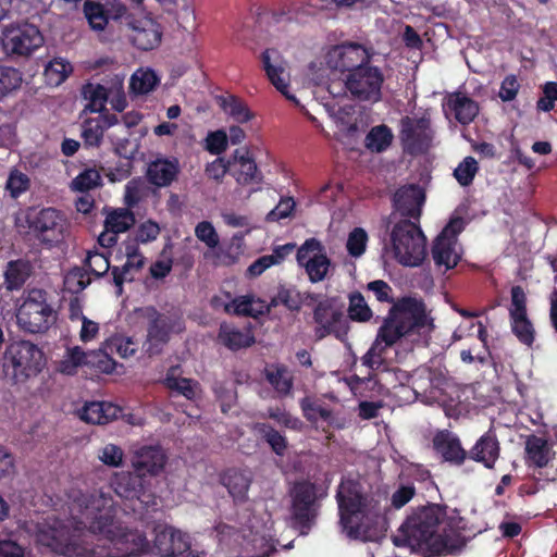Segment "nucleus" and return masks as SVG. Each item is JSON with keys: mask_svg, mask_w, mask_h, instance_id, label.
<instances>
[{"mask_svg": "<svg viewBox=\"0 0 557 557\" xmlns=\"http://www.w3.org/2000/svg\"><path fill=\"white\" fill-rule=\"evenodd\" d=\"M66 495L76 524L97 535L95 543L78 548V557H140L150 553L144 532L117 525L119 506L111 493L71 488Z\"/></svg>", "mask_w": 557, "mask_h": 557, "instance_id": "1", "label": "nucleus"}, {"mask_svg": "<svg viewBox=\"0 0 557 557\" xmlns=\"http://www.w3.org/2000/svg\"><path fill=\"white\" fill-rule=\"evenodd\" d=\"M445 510L436 504L413 509L393 536L394 545L423 557L459 550L463 545L461 535L445 522Z\"/></svg>", "mask_w": 557, "mask_h": 557, "instance_id": "2", "label": "nucleus"}, {"mask_svg": "<svg viewBox=\"0 0 557 557\" xmlns=\"http://www.w3.org/2000/svg\"><path fill=\"white\" fill-rule=\"evenodd\" d=\"M335 499L338 524L349 540L375 542L386 531V506L380 496L367 492L359 481L343 478Z\"/></svg>", "mask_w": 557, "mask_h": 557, "instance_id": "3", "label": "nucleus"}, {"mask_svg": "<svg viewBox=\"0 0 557 557\" xmlns=\"http://www.w3.org/2000/svg\"><path fill=\"white\" fill-rule=\"evenodd\" d=\"M433 329V319L423 301L405 297L392 306L376 336L385 346H392L404 336L430 333Z\"/></svg>", "mask_w": 557, "mask_h": 557, "instance_id": "4", "label": "nucleus"}, {"mask_svg": "<svg viewBox=\"0 0 557 557\" xmlns=\"http://www.w3.org/2000/svg\"><path fill=\"white\" fill-rule=\"evenodd\" d=\"M394 215L395 213H392L387 218L389 238L384 249L391 248L395 260L405 267L421 265L426 257V237L419 221L400 219L393 222Z\"/></svg>", "mask_w": 557, "mask_h": 557, "instance_id": "5", "label": "nucleus"}, {"mask_svg": "<svg viewBox=\"0 0 557 557\" xmlns=\"http://www.w3.org/2000/svg\"><path fill=\"white\" fill-rule=\"evenodd\" d=\"M327 488L308 479L295 481L289 488L290 518L300 534H308L315 525Z\"/></svg>", "mask_w": 557, "mask_h": 557, "instance_id": "6", "label": "nucleus"}, {"mask_svg": "<svg viewBox=\"0 0 557 557\" xmlns=\"http://www.w3.org/2000/svg\"><path fill=\"white\" fill-rule=\"evenodd\" d=\"M23 302L16 310L17 325L32 334L46 333L58 319L50 294L42 288H28L23 293Z\"/></svg>", "mask_w": 557, "mask_h": 557, "instance_id": "7", "label": "nucleus"}, {"mask_svg": "<svg viewBox=\"0 0 557 557\" xmlns=\"http://www.w3.org/2000/svg\"><path fill=\"white\" fill-rule=\"evenodd\" d=\"M45 367L41 349L29 341L11 343L3 355V368L8 375L17 382L36 376Z\"/></svg>", "mask_w": 557, "mask_h": 557, "instance_id": "8", "label": "nucleus"}, {"mask_svg": "<svg viewBox=\"0 0 557 557\" xmlns=\"http://www.w3.org/2000/svg\"><path fill=\"white\" fill-rule=\"evenodd\" d=\"M364 64L346 75L342 81L341 90H344L351 100L373 104L382 100L385 76L383 70L372 64V61Z\"/></svg>", "mask_w": 557, "mask_h": 557, "instance_id": "9", "label": "nucleus"}, {"mask_svg": "<svg viewBox=\"0 0 557 557\" xmlns=\"http://www.w3.org/2000/svg\"><path fill=\"white\" fill-rule=\"evenodd\" d=\"M1 45L8 55L29 57L44 45V36L34 24L12 23L3 27Z\"/></svg>", "mask_w": 557, "mask_h": 557, "instance_id": "10", "label": "nucleus"}, {"mask_svg": "<svg viewBox=\"0 0 557 557\" xmlns=\"http://www.w3.org/2000/svg\"><path fill=\"white\" fill-rule=\"evenodd\" d=\"M26 223L35 237L44 244H58L64 238L67 222L64 214L55 208L30 209Z\"/></svg>", "mask_w": 557, "mask_h": 557, "instance_id": "11", "label": "nucleus"}, {"mask_svg": "<svg viewBox=\"0 0 557 557\" xmlns=\"http://www.w3.org/2000/svg\"><path fill=\"white\" fill-rule=\"evenodd\" d=\"M465 228V220L454 216L435 237L431 248L432 259L437 268L454 269L461 259L458 251V235Z\"/></svg>", "mask_w": 557, "mask_h": 557, "instance_id": "12", "label": "nucleus"}, {"mask_svg": "<svg viewBox=\"0 0 557 557\" xmlns=\"http://www.w3.org/2000/svg\"><path fill=\"white\" fill-rule=\"evenodd\" d=\"M373 51L363 45L352 41H345L333 46L326 53L325 61L327 67L333 74L338 73L339 81L346 78V75L355 72V69L366 65L372 61Z\"/></svg>", "mask_w": 557, "mask_h": 557, "instance_id": "13", "label": "nucleus"}, {"mask_svg": "<svg viewBox=\"0 0 557 557\" xmlns=\"http://www.w3.org/2000/svg\"><path fill=\"white\" fill-rule=\"evenodd\" d=\"M433 137L434 132L429 117L404 116L400 120L399 138L405 152L411 156L428 152L432 146Z\"/></svg>", "mask_w": 557, "mask_h": 557, "instance_id": "14", "label": "nucleus"}, {"mask_svg": "<svg viewBox=\"0 0 557 557\" xmlns=\"http://www.w3.org/2000/svg\"><path fill=\"white\" fill-rule=\"evenodd\" d=\"M315 341H322L333 335L337 339L347 336L349 324L344 312L336 308L330 300H322L317 304L312 313Z\"/></svg>", "mask_w": 557, "mask_h": 557, "instance_id": "15", "label": "nucleus"}, {"mask_svg": "<svg viewBox=\"0 0 557 557\" xmlns=\"http://www.w3.org/2000/svg\"><path fill=\"white\" fill-rule=\"evenodd\" d=\"M148 485V481L137 471H122L114 473L111 478L108 492L110 493V490H113L121 498L137 499L148 508L150 504L156 505L154 496L149 491ZM100 490L104 492L102 487Z\"/></svg>", "mask_w": 557, "mask_h": 557, "instance_id": "16", "label": "nucleus"}, {"mask_svg": "<svg viewBox=\"0 0 557 557\" xmlns=\"http://www.w3.org/2000/svg\"><path fill=\"white\" fill-rule=\"evenodd\" d=\"M297 262L304 267L311 283L322 282L331 268L325 248L317 238H309L297 250Z\"/></svg>", "mask_w": 557, "mask_h": 557, "instance_id": "17", "label": "nucleus"}, {"mask_svg": "<svg viewBox=\"0 0 557 557\" xmlns=\"http://www.w3.org/2000/svg\"><path fill=\"white\" fill-rule=\"evenodd\" d=\"M190 540L187 533L170 527L154 528L153 544L150 545V553L160 557H190Z\"/></svg>", "mask_w": 557, "mask_h": 557, "instance_id": "18", "label": "nucleus"}, {"mask_svg": "<svg viewBox=\"0 0 557 557\" xmlns=\"http://www.w3.org/2000/svg\"><path fill=\"white\" fill-rule=\"evenodd\" d=\"M128 25L131 27L132 44L143 51H149L159 47L163 36L160 23L149 15L133 17Z\"/></svg>", "mask_w": 557, "mask_h": 557, "instance_id": "19", "label": "nucleus"}, {"mask_svg": "<svg viewBox=\"0 0 557 557\" xmlns=\"http://www.w3.org/2000/svg\"><path fill=\"white\" fill-rule=\"evenodd\" d=\"M424 201V190L417 184L399 187L394 193L392 199L395 212H398L403 219H409L414 222L420 221Z\"/></svg>", "mask_w": 557, "mask_h": 557, "instance_id": "20", "label": "nucleus"}, {"mask_svg": "<svg viewBox=\"0 0 557 557\" xmlns=\"http://www.w3.org/2000/svg\"><path fill=\"white\" fill-rule=\"evenodd\" d=\"M432 444L443 461L450 466L460 467L468 458V451L462 447L460 438L449 430L437 431L433 436Z\"/></svg>", "mask_w": 557, "mask_h": 557, "instance_id": "21", "label": "nucleus"}, {"mask_svg": "<svg viewBox=\"0 0 557 557\" xmlns=\"http://www.w3.org/2000/svg\"><path fill=\"white\" fill-rule=\"evenodd\" d=\"M168 461L165 451L160 446H143L134 455L132 466L141 476L159 475Z\"/></svg>", "mask_w": 557, "mask_h": 557, "instance_id": "22", "label": "nucleus"}, {"mask_svg": "<svg viewBox=\"0 0 557 557\" xmlns=\"http://www.w3.org/2000/svg\"><path fill=\"white\" fill-rule=\"evenodd\" d=\"M146 312L149 319L147 327V341L149 346L147 351L150 355H154L161 350V346L170 341L172 324L170 318L160 313L154 307H148Z\"/></svg>", "mask_w": 557, "mask_h": 557, "instance_id": "23", "label": "nucleus"}, {"mask_svg": "<svg viewBox=\"0 0 557 557\" xmlns=\"http://www.w3.org/2000/svg\"><path fill=\"white\" fill-rule=\"evenodd\" d=\"M499 456L500 443L495 430L492 428L481 435L468 451L469 459L482 463L488 470L495 468Z\"/></svg>", "mask_w": 557, "mask_h": 557, "instance_id": "24", "label": "nucleus"}, {"mask_svg": "<svg viewBox=\"0 0 557 557\" xmlns=\"http://www.w3.org/2000/svg\"><path fill=\"white\" fill-rule=\"evenodd\" d=\"M219 481L235 504H244L248 500V491L252 483V474L248 469L227 468L220 473Z\"/></svg>", "mask_w": 557, "mask_h": 557, "instance_id": "25", "label": "nucleus"}, {"mask_svg": "<svg viewBox=\"0 0 557 557\" xmlns=\"http://www.w3.org/2000/svg\"><path fill=\"white\" fill-rule=\"evenodd\" d=\"M84 263L88 269V272H85L84 269L75 268L66 277L67 282L73 278H77V290H83L90 284L89 277L85 280L87 274L90 273L95 277L99 278L104 276L108 271L112 272L113 268L110 265L109 257L98 251H88Z\"/></svg>", "mask_w": 557, "mask_h": 557, "instance_id": "26", "label": "nucleus"}, {"mask_svg": "<svg viewBox=\"0 0 557 557\" xmlns=\"http://www.w3.org/2000/svg\"><path fill=\"white\" fill-rule=\"evenodd\" d=\"M181 172L176 158H157L148 163L146 177L148 182L158 187H169L177 180Z\"/></svg>", "mask_w": 557, "mask_h": 557, "instance_id": "27", "label": "nucleus"}, {"mask_svg": "<svg viewBox=\"0 0 557 557\" xmlns=\"http://www.w3.org/2000/svg\"><path fill=\"white\" fill-rule=\"evenodd\" d=\"M443 110L446 114H454L460 124L468 125L479 114V104L465 94L453 92L444 102Z\"/></svg>", "mask_w": 557, "mask_h": 557, "instance_id": "28", "label": "nucleus"}, {"mask_svg": "<svg viewBox=\"0 0 557 557\" xmlns=\"http://www.w3.org/2000/svg\"><path fill=\"white\" fill-rule=\"evenodd\" d=\"M34 273V265L28 259L18 258L10 260L3 273V286L8 292H16L23 288Z\"/></svg>", "mask_w": 557, "mask_h": 557, "instance_id": "29", "label": "nucleus"}, {"mask_svg": "<svg viewBox=\"0 0 557 557\" xmlns=\"http://www.w3.org/2000/svg\"><path fill=\"white\" fill-rule=\"evenodd\" d=\"M272 55L280 58V53L275 49H265L261 54L262 67L269 81L286 99L297 103L295 96L288 91L289 84L285 78V69L281 64L272 63Z\"/></svg>", "mask_w": 557, "mask_h": 557, "instance_id": "30", "label": "nucleus"}, {"mask_svg": "<svg viewBox=\"0 0 557 557\" xmlns=\"http://www.w3.org/2000/svg\"><path fill=\"white\" fill-rule=\"evenodd\" d=\"M127 12V8L120 4L115 9L114 14H110V11L100 2L86 0L84 2V14L88 21L89 26L95 30H103L109 23V20L120 18Z\"/></svg>", "mask_w": 557, "mask_h": 557, "instance_id": "31", "label": "nucleus"}, {"mask_svg": "<svg viewBox=\"0 0 557 557\" xmlns=\"http://www.w3.org/2000/svg\"><path fill=\"white\" fill-rule=\"evenodd\" d=\"M122 408L109 401H90L87 403L82 411L81 419L87 423L106 424L117 419Z\"/></svg>", "mask_w": 557, "mask_h": 557, "instance_id": "32", "label": "nucleus"}, {"mask_svg": "<svg viewBox=\"0 0 557 557\" xmlns=\"http://www.w3.org/2000/svg\"><path fill=\"white\" fill-rule=\"evenodd\" d=\"M235 168L232 175L239 185L259 184L262 182L263 175L258 170L253 159L248 157V152L240 153L239 149L234 152Z\"/></svg>", "mask_w": 557, "mask_h": 557, "instance_id": "33", "label": "nucleus"}, {"mask_svg": "<svg viewBox=\"0 0 557 557\" xmlns=\"http://www.w3.org/2000/svg\"><path fill=\"white\" fill-rule=\"evenodd\" d=\"M218 339L232 351L248 348L256 342L250 329L239 330L226 323L220 325Z\"/></svg>", "mask_w": 557, "mask_h": 557, "instance_id": "34", "label": "nucleus"}, {"mask_svg": "<svg viewBox=\"0 0 557 557\" xmlns=\"http://www.w3.org/2000/svg\"><path fill=\"white\" fill-rule=\"evenodd\" d=\"M525 455L530 467L544 468L552 459V449L545 438L532 434L525 441Z\"/></svg>", "mask_w": 557, "mask_h": 557, "instance_id": "35", "label": "nucleus"}, {"mask_svg": "<svg viewBox=\"0 0 557 557\" xmlns=\"http://www.w3.org/2000/svg\"><path fill=\"white\" fill-rule=\"evenodd\" d=\"M265 379L281 397L292 394L294 376L284 364H274L265 370Z\"/></svg>", "mask_w": 557, "mask_h": 557, "instance_id": "36", "label": "nucleus"}, {"mask_svg": "<svg viewBox=\"0 0 557 557\" xmlns=\"http://www.w3.org/2000/svg\"><path fill=\"white\" fill-rule=\"evenodd\" d=\"M36 542L38 545L45 546L54 553H64L66 547L63 530L47 524L38 527Z\"/></svg>", "mask_w": 557, "mask_h": 557, "instance_id": "37", "label": "nucleus"}, {"mask_svg": "<svg viewBox=\"0 0 557 557\" xmlns=\"http://www.w3.org/2000/svg\"><path fill=\"white\" fill-rule=\"evenodd\" d=\"M82 96L88 101L85 111L98 113L106 110L109 90L101 84L86 83L82 87Z\"/></svg>", "mask_w": 557, "mask_h": 557, "instance_id": "38", "label": "nucleus"}, {"mask_svg": "<svg viewBox=\"0 0 557 557\" xmlns=\"http://www.w3.org/2000/svg\"><path fill=\"white\" fill-rule=\"evenodd\" d=\"M145 257L139 258H126V262L120 267L112 268V283L116 288V295L123 294V285L126 281L132 282L134 276L133 271H139L145 265Z\"/></svg>", "mask_w": 557, "mask_h": 557, "instance_id": "39", "label": "nucleus"}, {"mask_svg": "<svg viewBox=\"0 0 557 557\" xmlns=\"http://www.w3.org/2000/svg\"><path fill=\"white\" fill-rule=\"evenodd\" d=\"M394 135L392 129L385 125H376L370 129L364 139V146L371 152H383L389 148Z\"/></svg>", "mask_w": 557, "mask_h": 557, "instance_id": "40", "label": "nucleus"}, {"mask_svg": "<svg viewBox=\"0 0 557 557\" xmlns=\"http://www.w3.org/2000/svg\"><path fill=\"white\" fill-rule=\"evenodd\" d=\"M164 385L171 391V394L182 395L187 400H195L199 383L195 380L176 376L171 371L164 379Z\"/></svg>", "mask_w": 557, "mask_h": 557, "instance_id": "41", "label": "nucleus"}, {"mask_svg": "<svg viewBox=\"0 0 557 557\" xmlns=\"http://www.w3.org/2000/svg\"><path fill=\"white\" fill-rule=\"evenodd\" d=\"M253 429L277 456L285 455L288 442L282 433L263 422L256 423Z\"/></svg>", "mask_w": 557, "mask_h": 557, "instance_id": "42", "label": "nucleus"}, {"mask_svg": "<svg viewBox=\"0 0 557 557\" xmlns=\"http://www.w3.org/2000/svg\"><path fill=\"white\" fill-rule=\"evenodd\" d=\"M304 304L305 297L302 293L297 290L295 287H287L285 285H280L277 287V293L272 297L270 302L273 307L282 305L292 312L300 311Z\"/></svg>", "mask_w": 557, "mask_h": 557, "instance_id": "43", "label": "nucleus"}, {"mask_svg": "<svg viewBox=\"0 0 557 557\" xmlns=\"http://www.w3.org/2000/svg\"><path fill=\"white\" fill-rule=\"evenodd\" d=\"M348 318L354 322H368L371 320L373 312L368 306L363 295L360 292H352L348 296Z\"/></svg>", "mask_w": 557, "mask_h": 557, "instance_id": "44", "label": "nucleus"}, {"mask_svg": "<svg viewBox=\"0 0 557 557\" xmlns=\"http://www.w3.org/2000/svg\"><path fill=\"white\" fill-rule=\"evenodd\" d=\"M135 215L129 209L114 210L108 214L104 227L114 233H123L135 224Z\"/></svg>", "mask_w": 557, "mask_h": 557, "instance_id": "45", "label": "nucleus"}, {"mask_svg": "<svg viewBox=\"0 0 557 557\" xmlns=\"http://www.w3.org/2000/svg\"><path fill=\"white\" fill-rule=\"evenodd\" d=\"M509 319L511 332L518 341L525 346H532L535 339V331L529 317L520 315Z\"/></svg>", "mask_w": 557, "mask_h": 557, "instance_id": "46", "label": "nucleus"}, {"mask_svg": "<svg viewBox=\"0 0 557 557\" xmlns=\"http://www.w3.org/2000/svg\"><path fill=\"white\" fill-rule=\"evenodd\" d=\"M72 71L73 66L69 61L62 58H54L46 66L45 76L49 84L58 86L70 76Z\"/></svg>", "mask_w": 557, "mask_h": 557, "instance_id": "47", "label": "nucleus"}, {"mask_svg": "<svg viewBox=\"0 0 557 557\" xmlns=\"http://www.w3.org/2000/svg\"><path fill=\"white\" fill-rule=\"evenodd\" d=\"M106 125L101 119H87L82 124V138L86 147H99L103 139Z\"/></svg>", "mask_w": 557, "mask_h": 557, "instance_id": "48", "label": "nucleus"}, {"mask_svg": "<svg viewBox=\"0 0 557 557\" xmlns=\"http://www.w3.org/2000/svg\"><path fill=\"white\" fill-rule=\"evenodd\" d=\"M159 83L152 70L137 71L132 75L129 88L133 92L145 95L150 92Z\"/></svg>", "mask_w": 557, "mask_h": 557, "instance_id": "49", "label": "nucleus"}, {"mask_svg": "<svg viewBox=\"0 0 557 557\" xmlns=\"http://www.w3.org/2000/svg\"><path fill=\"white\" fill-rule=\"evenodd\" d=\"M222 109L238 123H246L252 119L249 108L237 97L228 96L222 99Z\"/></svg>", "mask_w": 557, "mask_h": 557, "instance_id": "50", "label": "nucleus"}, {"mask_svg": "<svg viewBox=\"0 0 557 557\" xmlns=\"http://www.w3.org/2000/svg\"><path fill=\"white\" fill-rule=\"evenodd\" d=\"M21 84L22 73L17 69L0 65V100L18 89Z\"/></svg>", "mask_w": 557, "mask_h": 557, "instance_id": "51", "label": "nucleus"}, {"mask_svg": "<svg viewBox=\"0 0 557 557\" xmlns=\"http://www.w3.org/2000/svg\"><path fill=\"white\" fill-rule=\"evenodd\" d=\"M96 372L111 374L116 367V361L110 356L107 349L89 351L88 366Z\"/></svg>", "mask_w": 557, "mask_h": 557, "instance_id": "52", "label": "nucleus"}, {"mask_svg": "<svg viewBox=\"0 0 557 557\" xmlns=\"http://www.w3.org/2000/svg\"><path fill=\"white\" fill-rule=\"evenodd\" d=\"M101 185V175L96 169H86L72 181V189L86 193Z\"/></svg>", "mask_w": 557, "mask_h": 557, "instance_id": "53", "label": "nucleus"}, {"mask_svg": "<svg viewBox=\"0 0 557 557\" xmlns=\"http://www.w3.org/2000/svg\"><path fill=\"white\" fill-rule=\"evenodd\" d=\"M89 351L85 352L81 347L75 346L67 350L66 357L61 361V371L73 374L77 367L88 366Z\"/></svg>", "mask_w": 557, "mask_h": 557, "instance_id": "54", "label": "nucleus"}, {"mask_svg": "<svg viewBox=\"0 0 557 557\" xmlns=\"http://www.w3.org/2000/svg\"><path fill=\"white\" fill-rule=\"evenodd\" d=\"M479 170L473 157H466L454 170V176L461 186H469Z\"/></svg>", "mask_w": 557, "mask_h": 557, "instance_id": "55", "label": "nucleus"}, {"mask_svg": "<svg viewBox=\"0 0 557 557\" xmlns=\"http://www.w3.org/2000/svg\"><path fill=\"white\" fill-rule=\"evenodd\" d=\"M511 301L509 311V318L528 315L527 310V295L524 289L520 285H515L510 289Z\"/></svg>", "mask_w": 557, "mask_h": 557, "instance_id": "56", "label": "nucleus"}, {"mask_svg": "<svg viewBox=\"0 0 557 557\" xmlns=\"http://www.w3.org/2000/svg\"><path fill=\"white\" fill-rule=\"evenodd\" d=\"M368 242V234L361 227H356L349 234L347 239V250L352 257H360L366 251V246Z\"/></svg>", "mask_w": 557, "mask_h": 557, "instance_id": "57", "label": "nucleus"}, {"mask_svg": "<svg viewBox=\"0 0 557 557\" xmlns=\"http://www.w3.org/2000/svg\"><path fill=\"white\" fill-rule=\"evenodd\" d=\"M196 237L205 243L210 249H214L219 245V235L209 221H201L195 227Z\"/></svg>", "mask_w": 557, "mask_h": 557, "instance_id": "58", "label": "nucleus"}, {"mask_svg": "<svg viewBox=\"0 0 557 557\" xmlns=\"http://www.w3.org/2000/svg\"><path fill=\"white\" fill-rule=\"evenodd\" d=\"M520 82L515 74H508L500 83L498 97L503 102L513 101L520 90Z\"/></svg>", "mask_w": 557, "mask_h": 557, "instance_id": "59", "label": "nucleus"}, {"mask_svg": "<svg viewBox=\"0 0 557 557\" xmlns=\"http://www.w3.org/2000/svg\"><path fill=\"white\" fill-rule=\"evenodd\" d=\"M98 458L106 466L117 468L123 463L124 453L120 446L114 444H107L99 450Z\"/></svg>", "mask_w": 557, "mask_h": 557, "instance_id": "60", "label": "nucleus"}, {"mask_svg": "<svg viewBox=\"0 0 557 557\" xmlns=\"http://www.w3.org/2000/svg\"><path fill=\"white\" fill-rule=\"evenodd\" d=\"M296 207L293 197H282L278 203L267 214L268 222H278L280 220L290 216Z\"/></svg>", "mask_w": 557, "mask_h": 557, "instance_id": "61", "label": "nucleus"}, {"mask_svg": "<svg viewBox=\"0 0 557 557\" xmlns=\"http://www.w3.org/2000/svg\"><path fill=\"white\" fill-rule=\"evenodd\" d=\"M227 148V134L222 131L210 132L206 137L205 149L211 154H221Z\"/></svg>", "mask_w": 557, "mask_h": 557, "instance_id": "62", "label": "nucleus"}, {"mask_svg": "<svg viewBox=\"0 0 557 557\" xmlns=\"http://www.w3.org/2000/svg\"><path fill=\"white\" fill-rule=\"evenodd\" d=\"M251 550L253 553L249 555H243V557H269L271 554L276 552L275 545L272 540H268L263 535H255L250 542Z\"/></svg>", "mask_w": 557, "mask_h": 557, "instance_id": "63", "label": "nucleus"}, {"mask_svg": "<svg viewBox=\"0 0 557 557\" xmlns=\"http://www.w3.org/2000/svg\"><path fill=\"white\" fill-rule=\"evenodd\" d=\"M7 189L13 198L18 197L22 193L26 191L29 187V178L26 174L18 172L17 170L12 171L8 177Z\"/></svg>", "mask_w": 557, "mask_h": 557, "instance_id": "64", "label": "nucleus"}]
</instances>
